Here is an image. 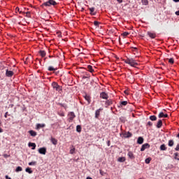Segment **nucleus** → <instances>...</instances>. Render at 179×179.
<instances>
[{
    "instance_id": "nucleus-21",
    "label": "nucleus",
    "mask_w": 179,
    "mask_h": 179,
    "mask_svg": "<svg viewBox=\"0 0 179 179\" xmlns=\"http://www.w3.org/2000/svg\"><path fill=\"white\" fill-rule=\"evenodd\" d=\"M51 142L52 143V145H57V143H58V141H57V139L54 138H51Z\"/></svg>"
},
{
    "instance_id": "nucleus-15",
    "label": "nucleus",
    "mask_w": 179,
    "mask_h": 179,
    "mask_svg": "<svg viewBox=\"0 0 179 179\" xmlns=\"http://www.w3.org/2000/svg\"><path fill=\"white\" fill-rule=\"evenodd\" d=\"M148 35L150 38H156V34L152 33V32H148Z\"/></svg>"
},
{
    "instance_id": "nucleus-32",
    "label": "nucleus",
    "mask_w": 179,
    "mask_h": 179,
    "mask_svg": "<svg viewBox=\"0 0 179 179\" xmlns=\"http://www.w3.org/2000/svg\"><path fill=\"white\" fill-rule=\"evenodd\" d=\"M150 160H152V158L145 159V162L146 164H149V163H150Z\"/></svg>"
},
{
    "instance_id": "nucleus-12",
    "label": "nucleus",
    "mask_w": 179,
    "mask_h": 179,
    "mask_svg": "<svg viewBox=\"0 0 179 179\" xmlns=\"http://www.w3.org/2000/svg\"><path fill=\"white\" fill-rule=\"evenodd\" d=\"M28 146H29V148H32V150L36 149V143H29Z\"/></svg>"
},
{
    "instance_id": "nucleus-22",
    "label": "nucleus",
    "mask_w": 179,
    "mask_h": 179,
    "mask_svg": "<svg viewBox=\"0 0 179 179\" xmlns=\"http://www.w3.org/2000/svg\"><path fill=\"white\" fill-rule=\"evenodd\" d=\"M168 145H169V146H170V148L174 146V141L173 140H169Z\"/></svg>"
},
{
    "instance_id": "nucleus-25",
    "label": "nucleus",
    "mask_w": 179,
    "mask_h": 179,
    "mask_svg": "<svg viewBox=\"0 0 179 179\" xmlns=\"http://www.w3.org/2000/svg\"><path fill=\"white\" fill-rule=\"evenodd\" d=\"M25 171H26L27 173H29V174H31V173H33V171H31V168H29V167L27 168V169H25Z\"/></svg>"
},
{
    "instance_id": "nucleus-29",
    "label": "nucleus",
    "mask_w": 179,
    "mask_h": 179,
    "mask_svg": "<svg viewBox=\"0 0 179 179\" xmlns=\"http://www.w3.org/2000/svg\"><path fill=\"white\" fill-rule=\"evenodd\" d=\"M87 69H88L89 72H91V73L94 72V70H93V67L91 65H88Z\"/></svg>"
},
{
    "instance_id": "nucleus-10",
    "label": "nucleus",
    "mask_w": 179,
    "mask_h": 179,
    "mask_svg": "<svg viewBox=\"0 0 179 179\" xmlns=\"http://www.w3.org/2000/svg\"><path fill=\"white\" fill-rule=\"evenodd\" d=\"M163 125V122L162 120H159L157 123V128H162V126Z\"/></svg>"
},
{
    "instance_id": "nucleus-53",
    "label": "nucleus",
    "mask_w": 179,
    "mask_h": 179,
    "mask_svg": "<svg viewBox=\"0 0 179 179\" xmlns=\"http://www.w3.org/2000/svg\"><path fill=\"white\" fill-rule=\"evenodd\" d=\"M86 179H93V178H92L91 177L88 176V177H87Z\"/></svg>"
},
{
    "instance_id": "nucleus-59",
    "label": "nucleus",
    "mask_w": 179,
    "mask_h": 179,
    "mask_svg": "<svg viewBox=\"0 0 179 179\" xmlns=\"http://www.w3.org/2000/svg\"><path fill=\"white\" fill-rule=\"evenodd\" d=\"M108 144H110V141H108Z\"/></svg>"
},
{
    "instance_id": "nucleus-34",
    "label": "nucleus",
    "mask_w": 179,
    "mask_h": 179,
    "mask_svg": "<svg viewBox=\"0 0 179 179\" xmlns=\"http://www.w3.org/2000/svg\"><path fill=\"white\" fill-rule=\"evenodd\" d=\"M48 71H57V69H55L54 67L52 66H49L48 67Z\"/></svg>"
},
{
    "instance_id": "nucleus-55",
    "label": "nucleus",
    "mask_w": 179,
    "mask_h": 179,
    "mask_svg": "<svg viewBox=\"0 0 179 179\" xmlns=\"http://www.w3.org/2000/svg\"><path fill=\"white\" fill-rule=\"evenodd\" d=\"M121 121H124V117H120Z\"/></svg>"
},
{
    "instance_id": "nucleus-4",
    "label": "nucleus",
    "mask_w": 179,
    "mask_h": 179,
    "mask_svg": "<svg viewBox=\"0 0 179 179\" xmlns=\"http://www.w3.org/2000/svg\"><path fill=\"white\" fill-rule=\"evenodd\" d=\"M38 153H40V155H45L47 153V148L45 147L39 148Z\"/></svg>"
},
{
    "instance_id": "nucleus-24",
    "label": "nucleus",
    "mask_w": 179,
    "mask_h": 179,
    "mask_svg": "<svg viewBox=\"0 0 179 179\" xmlns=\"http://www.w3.org/2000/svg\"><path fill=\"white\" fill-rule=\"evenodd\" d=\"M39 54L41 56H42L43 57H44L46 55L45 51L44 50H40L39 51Z\"/></svg>"
},
{
    "instance_id": "nucleus-36",
    "label": "nucleus",
    "mask_w": 179,
    "mask_h": 179,
    "mask_svg": "<svg viewBox=\"0 0 179 179\" xmlns=\"http://www.w3.org/2000/svg\"><path fill=\"white\" fill-rule=\"evenodd\" d=\"M94 26H96L97 27H99V25L100 24V22H99L98 21H94Z\"/></svg>"
},
{
    "instance_id": "nucleus-8",
    "label": "nucleus",
    "mask_w": 179,
    "mask_h": 179,
    "mask_svg": "<svg viewBox=\"0 0 179 179\" xmlns=\"http://www.w3.org/2000/svg\"><path fill=\"white\" fill-rule=\"evenodd\" d=\"M159 118H167V117H169V115L167 114H164L163 112H161L159 115H158Z\"/></svg>"
},
{
    "instance_id": "nucleus-39",
    "label": "nucleus",
    "mask_w": 179,
    "mask_h": 179,
    "mask_svg": "<svg viewBox=\"0 0 179 179\" xmlns=\"http://www.w3.org/2000/svg\"><path fill=\"white\" fill-rule=\"evenodd\" d=\"M174 156H175L174 159H176V160H179V158H177V156H178V152H176L174 154Z\"/></svg>"
},
{
    "instance_id": "nucleus-2",
    "label": "nucleus",
    "mask_w": 179,
    "mask_h": 179,
    "mask_svg": "<svg viewBox=\"0 0 179 179\" xmlns=\"http://www.w3.org/2000/svg\"><path fill=\"white\" fill-rule=\"evenodd\" d=\"M51 5L55 6V5H57V2L54 0H49L48 1L43 3L42 6L44 8V6H51Z\"/></svg>"
},
{
    "instance_id": "nucleus-35",
    "label": "nucleus",
    "mask_w": 179,
    "mask_h": 179,
    "mask_svg": "<svg viewBox=\"0 0 179 179\" xmlns=\"http://www.w3.org/2000/svg\"><path fill=\"white\" fill-rule=\"evenodd\" d=\"M37 162H31L29 163V166H36Z\"/></svg>"
},
{
    "instance_id": "nucleus-43",
    "label": "nucleus",
    "mask_w": 179,
    "mask_h": 179,
    "mask_svg": "<svg viewBox=\"0 0 179 179\" xmlns=\"http://www.w3.org/2000/svg\"><path fill=\"white\" fill-rule=\"evenodd\" d=\"M148 125H149V127H152V125H153V123H152V122H148Z\"/></svg>"
},
{
    "instance_id": "nucleus-17",
    "label": "nucleus",
    "mask_w": 179,
    "mask_h": 179,
    "mask_svg": "<svg viewBox=\"0 0 179 179\" xmlns=\"http://www.w3.org/2000/svg\"><path fill=\"white\" fill-rule=\"evenodd\" d=\"M117 162L120 163H124L125 162V157H121L117 159Z\"/></svg>"
},
{
    "instance_id": "nucleus-57",
    "label": "nucleus",
    "mask_w": 179,
    "mask_h": 179,
    "mask_svg": "<svg viewBox=\"0 0 179 179\" xmlns=\"http://www.w3.org/2000/svg\"><path fill=\"white\" fill-rule=\"evenodd\" d=\"M177 138H179V133L178 134V135H177Z\"/></svg>"
},
{
    "instance_id": "nucleus-58",
    "label": "nucleus",
    "mask_w": 179,
    "mask_h": 179,
    "mask_svg": "<svg viewBox=\"0 0 179 179\" xmlns=\"http://www.w3.org/2000/svg\"><path fill=\"white\" fill-rule=\"evenodd\" d=\"M130 79H132V77L129 76Z\"/></svg>"
},
{
    "instance_id": "nucleus-50",
    "label": "nucleus",
    "mask_w": 179,
    "mask_h": 179,
    "mask_svg": "<svg viewBox=\"0 0 179 179\" xmlns=\"http://www.w3.org/2000/svg\"><path fill=\"white\" fill-rule=\"evenodd\" d=\"M2 132H3V130L1 128H0V133H2Z\"/></svg>"
},
{
    "instance_id": "nucleus-33",
    "label": "nucleus",
    "mask_w": 179,
    "mask_h": 179,
    "mask_svg": "<svg viewBox=\"0 0 179 179\" xmlns=\"http://www.w3.org/2000/svg\"><path fill=\"white\" fill-rule=\"evenodd\" d=\"M22 169L21 166H17L15 169V171L18 173V171H22Z\"/></svg>"
},
{
    "instance_id": "nucleus-11",
    "label": "nucleus",
    "mask_w": 179,
    "mask_h": 179,
    "mask_svg": "<svg viewBox=\"0 0 179 179\" xmlns=\"http://www.w3.org/2000/svg\"><path fill=\"white\" fill-rule=\"evenodd\" d=\"M137 143H138V145H142V143H143V138L138 137L137 140Z\"/></svg>"
},
{
    "instance_id": "nucleus-60",
    "label": "nucleus",
    "mask_w": 179,
    "mask_h": 179,
    "mask_svg": "<svg viewBox=\"0 0 179 179\" xmlns=\"http://www.w3.org/2000/svg\"><path fill=\"white\" fill-rule=\"evenodd\" d=\"M80 54H83V52H81V53H80Z\"/></svg>"
},
{
    "instance_id": "nucleus-48",
    "label": "nucleus",
    "mask_w": 179,
    "mask_h": 179,
    "mask_svg": "<svg viewBox=\"0 0 179 179\" xmlns=\"http://www.w3.org/2000/svg\"><path fill=\"white\" fill-rule=\"evenodd\" d=\"M106 103L110 106L111 104V102L110 101H108Z\"/></svg>"
},
{
    "instance_id": "nucleus-52",
    "label": "nucleus",
    "mask_w": 179,
    "mask_h": 179,
    "mask_svg": "<svg viewBox=\"0 0 179 179\" xmlns=\"http://www.w3.org/2000/svg\"><path fill=\"white\" fill-rule=\"evenodd\" d=\"M16 10H17V12H19V10H20L19 7L16 8Z\"/></svg>"
},
{
    "instance_id": "nucleus-28",
    "label": "nucleus",
    "mask_w": 179,
    "mask_h": 179,
    "mask_svg": "<svg viewBox=\"0 0 179 179\" xmlns=\"http://www.w3.org/2000/svg\"><path fill=\"white\" fill-rule=\"evenodd\" d=\"M131 136H132V134H131L129 131L124 134L125 138H131Z\"/></svg>"
},
{
    "instance_id": "nucleus-54",
    "label": "nucleus",
    "mask_w": 179,
    "mask_h": 179,
    "mask_svg": "<svg viewBox=\"0 0 179 179\" xmlns=\"http://www.w3.org/2000/svg\"><path fill=\"white\" fill-rule=\"evenodd\" d=\"M135 50H138L136 48H133V51H135Z\"/></svg>"
},
{
    "instance_id": "nucleus-7",
    "label": "nucleus",
    "mask_w": 179,
    "mask_h": 179,
    "mask_svg": "<svg viewBox=\"0 0 179 179\" xmlns=\"http://www.w3.org/2000/svg\"><path fill=\"white\" fill-rule=\"evenodd\" d=\"M6 76L11 78V76H13V71L7 69L6 71Z\"/></svg>"
},
{
    "instance_id": "nucleus-5",
    "label": "nucleus",
    "mask_w": 179,
    "mask_h": 179,
    "mask_svg": "<svg viewBox=\"0 0 179 179\" xmlns=\"http://www.w3.org/2000/svg\"><path fill=\"white\" fill-rule=\"evenodd\" d=\"M150 148V145H149V143H145L142 145L141 148V152H144L145 149H149Z\"/></svg>"
},
{
    "instance_id": "nucleus-47",
    "label": "nucleus",
    "mask_w": 179,
    "mask_h": 179,
    "mask_svg": "<svg viewBox=\"0 0 179 179\" xmlns=\"http://www.w3.org/2000/svg\"><path fill=\"white\" fill-rule=\"evenodd\" d=\"M176 15H177V16H179V10L176 12Z\"/></svg>"
},
{
    "instance_id": "nucleus-42",
    "label": "nucleus",
    "mask_w": 179,
    "mask_h": 179,
    "mask_svg": "<svg viewBox=\"0 0 179 179\" xmlns=\"http://www.w3.org/2000/svg\"><path fill=\"white\" fill-rule=\"evenodd\" d=\"M26 15H27V17H30V12H27Z\"/></svg>"
},
{
    "instance_id": "nucleus-30",
    "label": "nucleus",
    "mask_w": 179,
    "mask_h": 179,
    "mask_svg": "<svg viewBox=\"0 0 179 179\" xmlns=\"http://www.w3.org/2000/svg\"><path fill=\"white\" fill-rule=\"evenodd\" d=\"M141 2L143 3V5H148L149 3L148 0H141Z\"/></svg>"
},
{
    "instance_id": "nucleus-18",
    "label": "nucleus",
    "mask_w": 179,
    "mask_h": 179,
    "mask_svg": "<svg viewBox=\"0 0 179 179\" xmlns=\"http://www.w3.org/2000/svg\"><path fill=\"white\" fill-rule=\"evenodd\" d=\"M101 110V108H99V109L96 110V112H95V118H99V115H100V110Z\"/></svg>"
},
{
    "instance_id": "nucleus-38",
    "label": "nucleus",
    "mask_w": 179,
    "mask_h": 179,
    "mask_svg": "<svg viewBox=\"0 0 179 179\" xmlns=\"http://www.w3.org/2000/svg\"><path fill=\"white\" fill-rule=\"evenodd\" d=\"M70 153L71 155H73V153H75V148H73L70 150Z\"/></svg>"
},
{
    "instance_id": "nucleus-13",
    "label": "nucleus",
    "mask_w": 179,
    "mask_h": 179,
    "mask_svg": "<svg viewBox=\"0 0 179 179\" xmlns=\"http://www.w3.org/2000/svg\"><path fill=\"white\" fill-rule=\"evenodd\" d=\"M69 116H70L69 120L71 121H72L73 120V118H75V117H76L75 113L73 112H71L69 113Z\"/></svg>"
},
{
    "instance_id": "nucleus-16",
    "label": "nucleus",
    "mask_w": 179,
    "mask_h": 179,
    "mask_svg": "<svg viewBox=\"0 0 179 179\" xmlns=\"http://www.w3.org/2000/svg\"><path fill=\"white\" fill-rule=\"evenodd\" d=\"M127 156H129V159H135V156L134 155V153H132V152H129Z\"/></svg>"
},
{
    "instance_id": "nucleus-31",
    "label": "nucleus",
    "mask_w": 179,
    "mask_h": 179,
    "mask_svg": "<svg viewBox=\"0 0 179 179\" xmlns=\"http://www.w3.org/2000/svg\"><path fill=\"white\" fill-rule=\"evenodd\" d=\"M85 100H86L88 103H90V96L86 95V96H85Z\"/></svg>"
},
{
    "instance_id": "nucleus-27",
    "label": "nucleus",
    "mask_w": 179,
    "mask_h": 179,
    "mask_svg": "<svg viewBox=\"0 0 179 179\" xmlns=\"http://www.w3.org/2000/svg\"><path fill=\"white\" fill-rule=\"evenodd\" d=\"M76 131L77 132H82V127H80V125H77Z\"/></svg>"
},
{
    "instance_id": "nucleus-14",
    "label": "nucleus",
    "mask_w": 179,
    "mask_h": 179,
    "mask_svg": "<svg viewBox=\"0 0 179 179\" xmlns=\"http://www.w3.org/2000/svg\"><path fill=\"white\" fill-rule=\"evenodd\" d=\"M29 134H30L31 136H37V132L30 130L29 131Z\"/></svg>"
},
{
    "instance_id": "nucleus-26",
    "label": "nucleus",
    "mask_w": 179,
    "mask_h": 179,
    "mask_svg": "<svg viewBox=\"0 0 179 179\" xmlns=\"http://www.w3.org/2000/svg\"><path fill=\"white\" fill-rule=\"evenodd\" d=\"M150 120L151 121H156V120H157V117L155 115H151V116L150 117Z\"/></svg>"
},
{
    "instance_id": "nucleus-44",
    "label": "nucleus",
    "mask_w": 179,
    "mask_h": 179,
    "mask_svg": "<svg viewBox=\"0 0 179 179\" xmlns=\"http://www.w3.org/2000/svg\"><path fill=\"white\" fill-rule=\"evenodd\" d=\"M117 2H118V3H122V0H116Z\"/></svg>"
},
{
    "instance_id": "nucleus-40",
    "label": "nucleus",
    "mask_w": 179,
    "mask_h": 179,
    "mask_svg": "<svg viewBox=\"0 0 179 179\" xmlns=\"http://www.w3.org/2000/svg\"><path fill=\"white\" fill-rule=\"evenodd\" d=\"M128 34H129V33H128V32H124V33L122 34V36H123L124 37H125V36H128Z\"/></svg>"
},
{
    "instance_id": "nucleus-56",
    "label": "nucleus",
    "mask_w": 179,
    "mask_h": 179,
    "mask_svg": "<svg viewBox=\"0 0 179 179\" xmlns=\"http://www.w3.org/2000/svg\"><path fill=\"white\" fill-rule=\"evenodd\" d=\"M124 93H125L126 94H128V92H127V91H124Z\"/></svg>"
},
{
    "instance_id": "nucleus-45",
    "label": "nucleus",
    "mask_w": 179,
    "mask_h": 179,
    "mask_svg": "<svg viewBox=\"0 0 179 179\" xmlns=\"http://www.w3.org/2000/svg\"><path fill=\"white\" fill-rule=\"evenodd\" d=\"M4 117H5V118H7V117H8V112H6V113H5Z\"/></svg>"
},
{
    "instance_id": "nucleus-46",
    "label": "nucleus",
    "mask_w": 179,
    "mask_h": 179,
    "mask_svg": "<svg viewBox=\"0 0 179 179\" xmlns=\"http://www.w3.org/2000/svg\"><path fill=\"white\" fill-rule=\"evenodd\" d=\"M6 179H12V178H10L8 175L6 176Z\"/></svg>"
},
{
    "instance_id": "nucleus-1",
    "label": "nucleus",
    "mask_w": 179,
    "mask_h": 179,
    "mask_svg": "<svg viewBox=\"0 0 179 179\" xmlns=\"http://www.w3.org/2000/svg\"><path fill=\"white\" fill-rule=\"evenodd\" d=\"M125 63L134 67H136V65H138V63L136 62V61H135V59H134V58L127 59L125 61Z\"/></svg>"
},
{
    "instance_id": "nucleus-6",
    "label": "nucleus",
    "mask_w": 179,
    "mask_h": 179,
    "mask_svg": "<svg viewBox=\"0 0 179 179\" xmlns=\"http://www.w3.org/2000/svg\"><path fill=\"white\" fill-rule=\"evenodd\" d=\"M100 97H101V99H103L105 100H107V99H108V95L106 92H101L100 94Z\"/></svg>"
},
{
    "instance_id": "nucleus-19",
    "label": "nucleus",
    "mask_w": 179,
    "mask_h": 179,
    "mask_svg": "<svg viewBox=\"0 0 179 179\" xmlns=\"http://www.w3.org/2000/svg\"><path fill=\"white\" fill-rule=\"evenodd\" d=\"M127 104H128V101H123L120 102V104L118 107L121 108V107H122V106H127Z\"/></svg>"
},
{
    "instance_id": "nucleus-9",
    "label": "nucleus",
    "mask_w": 179,
    "mask_h": 179,
    "mask_svg": "<svg viewBox=\"0 0 179 179\" xmlns=\"http://www.w3.org/2000/svg\"><path fill=\"white\" fill-rule=\"evenodd\" d=\"M44 127H45V124H36V129H40L41 128H44Z\"/></svg>"
},
{
    "instance_id": "nucleus-41",
    "label": "nucleus",
    "mask_w": 179,
    "mask_h": 179,
    "mask_svg": "<svg viewBox=\"0 0 179 179\" xmlns=\"http://www.w3.org/2000/svg\"><path fill=\"white\" fill-rule=\"evenodd\" d=\"M175 150H176V152H178V150H179V144H178L176 145V148H175Z\"/></svg>"
},
{
    "instance_id": "nucleus-20",
    "label": "nucleus",
    "mask_w": 179,
    "mask_h": 179,
    "mask_svg": "<svg viewBox=\"0 0 179 179\" xmlns=\"http://www.w3.org/2000/svg\"><path fill=\"white\" fill-rule=\"evenodd\" d=\"M90 15H92L93 16L96 15V13H94V8H90Z\"/></svg>"
},
{
    "instance_id": "nucleus-37",
    "label": "nucleus",
    "mask_w": 179,
    "mask_h": 179,
    "mask_svg": "<svg viewBox=\"0 0 179 179\" xmlns=\"http://www.w3.org/2000/svg\"><path fill=\"white\" fill-rule=\"evenodd\" d=\"M169 64H174V59L173 58H171L169 59Z\"/></svg>"
},
{
    "instance_id": "nucleus-49",
    "label": "nucleus",
    "mask_w": 179,
    "mask_h": 179,
    "mask_svg": "<svg viewBox=\"0 0 179 179\" xmlns=\"http://www.w3.org/2000/svg\"><path fill=\"white\" fill-rule=\"evenodd\" d=\"M99 172H100V174H101V176H103V171L100 170Z\"/></svg>"
},
{
    "instance_id": "nucleus-3",
    "label": "nucleus",
    "mask_w": 179,
    "mask_h": 179,
    "mask_svg": "<svg viewBox=\"0 0 179 179\" xmlns=\"http://www.w3.org/2000/svg\"><path fill=\"white\" fill-rule=\"evenodd\" d=\"M52 86L55 90H57V92H59L61 90V86H59L58 83L55 82L52 83Z\"/></svg>"
},
{
    "instance_id": "nucleus-51",
    "label": "nucleus",
    "mask_w": 179,
    "mask_h": 179,
    "mask_svg": "<svg viewBox=\"0 0 179 179\" xmlns=\"http://www.w3.org/2000/svg\"><path fill=\"white\" fill-rule=\"evenodd\" d=\"M173 2H179V0H173Z\"/></svg>"
},
{
    "instance_id": "nucleus-23",
    "label": "nucleus",
    "mask_w": 179,
    "mask_h": 179,
    "mask_svg": "<svg viewBox=\"0 0 179 179\" xmlns=\"http://www.w3.org/2000/svg\"><path fill=\"white\" fill-rule=\"evenodd\" d=\"M160 150H167V148L166 147L165 144H162L160 146Z\"/></svg>"
}]
</instances>
